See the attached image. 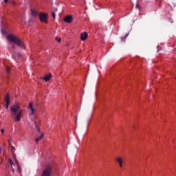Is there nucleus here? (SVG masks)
<instances>
[{
	"instance_id": "f257e3e1",
	"label": "nucleus",
	"mask_w": 176,
	"mask_h": 176,
	"mask_svg": "<svg viewBox=\"0 0 176 176\" xmlns=\"http://www.w3.org/2000/svg\"><path fill=\"white\" fill-rule=\"evenodd\" d=\"M10 113L16 122H20L23 116V109H20L19 104H15L10 107Z\"/></svg>"
},
{
	"instance_id": "f03ea898",
	"label": "nucleus",
	"mask_w": 176,
	"mask_h": 176,
	"mask_svg": "<svg viewBox=\"0 0 176 176\" xmlns=\"http://www.w3.org/2000/svg\"><path fill=\"white\" fill-rule=\"evenodd\" d=\"M7 39L10 41V42H13V43H16V45H18L19 46H24V43L21 40L17 38V37L14 36L13 34H10L7 36Z\"/></svg>"
},
{
	"instance_id": "7ed1b4c3",
	"label": "nucleus",
	"mask_w": 176,
	"mask_h": 176,
	"mask_svg": "<svg viewBox=\"0 0 176 176\" xmlns=\"http://www.w3.org/2000/svg\"><path fill=\"white\" fill-rule=\"evenodd\" d=\"M41 176H52V167L47 165L43 171Z\"/></svg>"
},
{
	"instance_id": "20e7f679",
	"label": "nucleus",
	"mask_w": 176,
	"mask_h": 176,
	"mask_svg": "<svg viewBox=\"0 0 176 176\" xmlns=\"http://www.w3.org/2000/svg\"><path fill=\"white\" fill-rule=\"evenodd\" d=\"M39 19L43 22V23H47V14L45 13H39Z\"/></svg>"
},
{
	"instance_id": "39448f33",
	"label": "nucleus",
	"mask_w": 176,
	"mask_h": 176,
	"mask_svg": "<svg viewBox=\"0 0 176 176\" xmlns=\"http://www.w3.org/2000/svg\"><path fill=\"white\" fill-rule=\"evenodd\" d=\"M5 101H6V109H9V104H10V96L9 94H6L5 96Z\"/></svg>"
},
{
	"instance_id": "423d86ee",
	"label": "nucleus",
	"mask_w": 176,
	"mask_h": 176,
	"mask_svg": "<svg viewBox=\"0 0 176 176\" xmlns=\"http://www.w3.org/2000/svg\"><path fill=\"white\" fill-rule=\"evenodd\" d=\"M34 104H32V102H30L29 104V109H30L31 111V113L32 115H35V113H36V109H34V107H33Z\"/></svg>"
},
{
	"instance_id": "0eeeda50",
	"label": "nucleus",
	"mask_w": 176,
	"mask_h": 176,
	"mask_svg": "<svg viewBox=\"0 0 176 176\" xmlns=\"http://www.w3.org/2000/svg\"><path fill=\"white\" fill-rule=\"evenodd\" d=\"M63 21H65V23H68L69 24H70V23H72V16H65Z\"/></svg>"
},
{
	"instance_id": "6e6552de",
	"label": "nucleus",
	"mask_w": 176,
	"mask_h": 176,
	"mask_svg": "<svg viewBox=\"0 0 176 176\" xmlns=\"http://www.w3.org/2000/svg\"><path fill=\"white\" fill-rule=\"evenodd\" d=\"M87 36H88L87 32H84L81 33V34H80L81 41H86V39H87Z\"/></svg>"
},
{
	"instance_id": "1a4fd4ad",
	"label": "nucleus",
	"mask_w": 176,
	"mask_h": 176,
	"mask_svg": "<svg viewBox=\"0 0 176 176\" xmlns=\"http://www.w3.org/2000/svg\"><path fill=\"white\" fill-rule=\"evenodd\" d=\"M116 162L118 163L120 167H123V160H122V157H118L116 158Z\"/></svg>"
},
{
	"instance_id": "9d476101",
	"label": "nucleus",
	"mask_w": 176,
	"mask_h": 176,
	"mask_svg": "<svg viewBox=\"0 0 176 176\" xmlns=\"http://www.w3.org/2000/svg\"><path fill=\"white\" fill-rule=\"evenodd\" d=\"M43 79H44L45 82H49L52 79V74L46 75Z\"/></svg>"
},
{
	"instance_id": "9b49d317",
	"label": "nucleus",
	"mask_w": 176,
	"mask_h": 176,
	"mask_svg": "<svg viewBox=\"0 0 176 176\" xmlns=\"http://www.w3.org/2000/svg\"><path fill=\"white\" fill-rule=\"evenodd\" d=\"M42 138H43V133H42L41 135H39V137L35 139L36 142H39V141H41Z\"/></svg>"
},
{
	"instance_id": "f8f14e48",
	"label": "nucleus",
	"mask_w": 176,
	"mask_h": 176,
	"mask_svg": "<svg viewBox=\"0 0 176 176\" xmlns=\"http://www.w3.org/2000/svg\"><path fill=\"white\" fill-rule=\"evenodd\" d=\"M31 14L32 16H36V14H38V12H36V10H32Z\"/></svg>"
},
{
	"instance_id": "ddd939ff",
	"label": "nucleus",
	"mask_w": 176,
	"mask_h": 176,
	"mask_svg": "<svg viewBox=\"0 0 176 176\" xmlns=\"http://www.w3.org/2000/svg\"><path fill=\"white\" fill-rule=\"evenodd\" d=\"M127 36H129V34H127L126 35H125L123 37H121V41H125V39L127 38Z\"/></svg>"
},
{
	"instance_id": "4468645a",
	"label": "nucleus",
	"mask_w": 176,
	"mask_h": 176,
	"mask_svg": "<svg viewBox=\"0 0 176 176\" xmlns=\"http://www.w3.org/2000/svg\"><path fill=\"white\" fill-rule=\"evenodd\" d=\"M56 41H57L59 43H60V42H61V38H59V37H56Z\"/></svg>"
},
{
	"instance_id": "2eb2a0df",
	"label": "nucleus",
	"mask_w": 176,
	"mask_h": 176,
	"mask_svg": "<svg viewBox=\"0 0 176 176\" xmlns=\"http://www.w3.org/2000/svg\"><path fill=\"white\" fill-rule=\"evenodd\" d=\"M53 19H56V13L54 12H52Z\"/></svg>"
},
{
	"instance_id": "dca6fc26",
	"label": "nucleus",
	"mask_w": 176,
	"mask_h": 176,
	"mask_svg": "<svg viewBox=\"0 0 176 176\" xmlns=\"http://www.w3.org/2000/svg\"><path fill=\"white\" fill-rule=\"evenodd\" d=\"M9 161H10V164H11V166L14 165V163H13V161H12V160L10 159Z\"/></svg>"
},
{
	"instance_id": "f3484780",
	"label": "nucleus",
	"mask_w": 176,
	"mask_h": 176,
	"mask_svg": "<svg viewBox=\"0 0 176 176\" xmlns=\"http://www.w3.org/2000/svg\"><path fill=\"white\" fill-rule=\"evenodd\" d=\"M6 72L7 74H9V72H10V68L6 67Z\"/></svg>"
},
{
	"instance_id": "a211bd4d",
	"label": "nucleus",
	"mask_w": 176,
	"mask_h": 176,
	"mask_svg": "<svg viewBox=\"0 0 176 176\" xmlns=\"http://www.w3.org/2000/svg\"><path fill=\"white\" fill-rule=\"evenodd\" d=\"M11 151L12 153L14 152V146H11Z\"/></svg>"
},
{
	"instance_id": "6ab92c4d",
	"label": "nucleus",
	"mask_w": 176,
	"mask_h": 176,
	"mask_svg": "<svg viewBox=\"0 0 176 176\" xmlns=\"http://www.w3.org/2000/svg\"><path fill=\"white\" fill-rule=\"evenodd\" d=\"M34 124L36 126V129H37V130H39V128L38 127V124H36V122H34Z\"/></svg>"
},
{
	"instance_id": "aec40b11",
	"label": "nucleus",
	"mask_w": 176,
	"mask_h": 176,
	"mask_svg": "<svg viewBox=\"0 0 176 176\" xmlns=\"http://www.w3.org/2000/svg\"><path fill=\"white\" fill-rule=\"evenodd\" d=\"M136 8H138V9H140V5H138V3H137L136 4Z\"/></svg>"
},
{
	"instance_id": "412c9836",
	"label": "nucleus",
	"mask_w": 176,
	"mask_h": 176,
	"mask_svg": "<svg viewBox=\"0 0 176 176\" xmlns=\"http://www.w3.org/2000/svg\"><path fill=\"white\" fill-rule=\"evenodd\" d=\"M1 131L2 134H3L5 133V130L4 129H1Z\"/></svg>"
},
{
	"instance_id": "4be33fe9",
	"label": "nucleus",
	"mask_w": 176,
	"mask_h": 176,
	"mask_svg": "<svg viewBox=\"0 0 176 176\" xmlns=\"http://www.w3.org/2000/svg\"><path fill=\"white\" fill-rule=\"evenodd\" d=\"M5 3H8L9 2V0H3Z\"/></svg>"
},
{
	"instance_id": "5701e85b",
	"label": "nucleus",
	"mask_w": 176,
	"mask_h": 176,
	"mask_svg": "<svg viewBox=\"0 0 176 176\" xmlns=\"http://www.w3.org/2000/svg\"><path fill=\"white\" fill-rule=\"evenodd\" d=\"M11 168H12V172L14 173V169L13 168L12 166H11Z\"/></svg>"
},
{
	"instance_id": "b1692460",
	"label": "nucleus",
	"mask_w": 176,
	"mask_h": 176,
	"mask_svg": "<svg viewBox=\"0 0 176 176\" xmlns=\"http://www.w3.org/2000/svg\"><path fill=\"white\" fill-rule=\"evenodd\" d=\"M2 153V149L0 148V153Z\"/></svg>"
}]
</instances>
